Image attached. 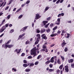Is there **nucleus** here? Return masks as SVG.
Masks as SVG:
<instances>
[{"label": "nucleus", "instance_id": "obj_41", "mask_svg": "<svg viewBox=\"0 0 74 74\" xmlns=\"http://www.w3.org/2000/svg\"><path fill=\"white\" fill-rule=\"evenodd\" d=\"M57 21L58 22L60 23V18H58L57 19Z\"/></svg>", "mask_w": 74, "mask_h": 74}, {"label": "nucleus", "instance_id": "obj_23", "mask_svg": "<svg viewBox=\"0 0 74 74\" xmlns=\"http://www.w3.org/2000/svg\"><path fill=\"white\" fill-rule=\"evenodd\" d=\"M21 51V49H18V51L16 52L17 54H18V53H19Z\"/></svg>", "mask_w": 74, "mask_h": 74}, {"label": "nucleus", "instance_id": "obj_17", "mask_svg": "<svg viewBox=\"0 0 74 74\" xmlns=\"http://www.w3.org/2000/svg\"><path fill=\"white\" fill-rule=\"evenodd\" d=\"M7 48H8V45H7V44L5 43V49H7Z\"/></svg>", "mask_w": 74, "mask_h": 74}, {"label": "nucleus", "instance_id": "obj_52", "mask_svg": "<svg viewBox=\"0 0 74 74\" xmlns=\"http://www.w3.org/2000/svg\"><path fill=\"white\" fill-rule=\"evenodd\" d=\"M6 3H7V2H4V4L3 5V6H2V7H4V6H5V5L6 4Z\"/></svg>", "mask_w": 74, "mask_h": 74}, {"label": "nucleus", "instance_id": "obj_42", "mask_svg": "<svg viewBox=\"0 0 74 74\" xmlns=\"http://www.w3.org/2000/svg\"><path fill=\"white\" fill-rule=\"evenodd\" d=\"M34 64L33 63H31L30 64V65H29V66H34Z\"/></svg>", "mask_w": 74, "mask_h": 74}, {"label": "nucleus", "instance_id": "obj_36", "mask_svg": "<svg viewBox=\"0 0 74 74\" xmlns=\"http://www.w3.org/2000/svg\"><path fill=\"white\" fill-rule=\"evenodd\" d=\"M42 48L43 49H46V48H47V46L45 45H43Z\"/></svg>", "mask_w": 74, "mask_h": 74}, {"label": "nucleus", "instance_id": "obj_22", "mask_svg": "<svg viewBox=\"0 0 74 74\" xmlns=\"http://www.w3.org/2000/svg\"><path fill=\"white\" fill-rule=\"evenodd\" d=\"M31 70L30 69H26L25 70L26 72H29Z\"/></svg>", "mask_w": 74, "mask_h": 74}, {"label": "nucleus", "instance_id": "obj_44", "mask_svg": "<svg viewBox=\"0 0 74 74\" xmlns=\"http://www.w3.org/2000/svg\"><path fill=\"white\" fill-rule=\"evenodd\" d=\"M22 16H23V15H21L19 16L18 18H19V19H21V18L22 17Z\"/></svg>", "mask_w": 74, "mask_h": 74}, {"label": "nucleus", "instance_id": "obj_61", "mask_svg": "<svg viewBox=\"0 0 74 74\" xmlns=\"http://www.w3.org/2000/svg\"><path fill=\"white\" fill-rule=\"evenodd\" d=\"M60 71L59 70H58L56 71L57 73H60Z\"/></svg>", "mask_w": 74, "mask_h": 74}, {"label": "nucleus", "instance_id": "obj_8", "mask_svg": "<svg viewBox=\"0 0 74 74\" xmlns=\"http://www.w3.org/2000/svg\"><path fill=\"white\" fill-rule=\"evenodd\" d=\"M8 45L9 48H12V47L14 46V45Z\"/></svg>", "mask_w": 74, "mask_h": 74}, {"label": "nucleus", "instance_id": "obj_18", "mask_svg": "<svg viewBox=\"0 0 74 74\" xmlns=\"http://www.w3.org/2000/svg\"><path fill=\"white\" fill-rule=\"evenodd\" d=\"M6 29V27H5V26H3L1 28V29L3 30L4 31Z\"/></svg>", "mask_w": 74, "mask_h": 74}, {"label": "nucleus", "instance_id": "obj_9", "mask_svg": "<svg viewBox=\"0 0 74 74\" xmlns=\"http://www.w3.org/2000/svg\"><path fill=\"white\" fill-rule=\"evenodd\" d=\"M48 22V21H43L42 22V23H43L44 25H46V23H47Z\"/></svg>", "mask_w": 74, "mask_h": 74}, {"label": "nucleus", "instance_id": "obj_2", "mask_svg": "<svg viewBox=\"0 0 74 74\" xmlns=\"http://www.w3.org/2000/svg\"><path fill=\"white\" fill-rule=\"evenodd\" d=\"M36 36L38 37L37 38V39L36 40L37 41H36L35 43V45H37V44L38 43V42H39L40 41V38L41 37L40 34H37L36 35Z\"/></svg>", "mask_w": 74, "mask_h": 74}, {"label": "nucleus", "instance_id": "obj_25", "mask_svg": "<svg viewBox=\"0 0 74 74\" xmlns=\"http://www.w3.org/2000/svg\"><path fill=\"white\" fill-rule=\"evenodd\" d=\"M54 71L55 70L54 69H50L49 70V72H52V71Z\"/></svg>", "mask_w": 74, "mask_h": 74}, {"label": "nucleus", "instance_id": "obj_31", "mask_svg": "<svg viewBox=\"0 0 74 74\" xmlns=\"http://www.w3.org/2000/svg\"><path fill=\"white\" fill-rule=\"evenodd\" d=\"M42 38L45 39V40H47V37L46 36H44L43 37H42Z\"/></svg>", "mask_w": 74, "mask_h": 74}, {"label": "nucleus", "instance_id": "obj_59", "mask_svg": "<svg viewBox=\"0 0 74 74\" xmlns=\"http://www.w3.org/2000/svg\"><path fill=\"white\" fill-rule=\"evenodd\" d=\"M3 4H4V2H3L1 4V5L0 6V7H2V6H3Z\"/></svg>", "mask_w": 74, "mask_h": 74}, {"label": "nucleus", "instance_id": "obj_38", "mask_svg": "<svg viewBox=\"0 0 74 74\" xmlns=\"http://www.w3.org/2000/svg\"><path fill=\"white\" fill-rule=\"evenodd\" d=\"M49 66L50 68H52V67H53V65H52V64H49Z\"/></svg>", "mask_w": 74, "mask_h": 74}, {"label": "nucleus", "instance_id": "obj_37", "mask_svg": "<svg viewBox=\"0 0 74 74\" xmlns=\"http://www.w3.org/2000/svg\"><path fill=\"white\" fill-rule=\"evenodd\" d=\"M51 30L49 29H48L46 30V32L47 33H49V32H50Z\"/></svg>", "mask_w": 74, "mask_h": 74}, {"label": "nucleus", "instance_id": "obj_13", "mask_svg": "<svg viewBox=\"0 0 74 74\" xmlns=\"http://www.w3.org/2000/svg\"><path fill=\"white\" fill-rule=\"evenodd\" d=\"M49 8L48 7H46L45 9V10L44 11V13H45V12H46V11H47V10H48L49 9Z\"/></svg>", "mask_w": 74, "mask_h": 74}, {"label": "nucleus", "instance_id": "obj_57", "mask_svg": "<svg viewBox=\"0 0 74 74\" xmlns=\"http://www.w3.org/2000/svg\"><path fill=\"white\" fill-rule=\"evenodd\" d=\"M8 8H9V6H7L6 8L5 9V10H7V9H8Z\"/></svg>", "mask_w": 74, "mask_h": 74}, {"label": "nucleus", "instance_id": "obj_1", "mask_svg": "<svg viewBox=\"0 0 74 74\" xmlns=\"http://www.w3.org/2000/svg\"><path fill=\"white\" fill-rule=\"evenodd\" d=\"M31 55H34L33 57H35V56H36L37 53H36V47H35L31 51Z\"/></svg>", "mask_w": 74, "mask_h": 74}, {"label": "nucleus", "instance_id": "obj_55", "mask_svg": "<svg viewBox=\"0 0 74 74\" xmlns=\"http://www.w3.org/2000/svg\"><path fill=\"white\" fill-rule=\"evenodd\" d=\"M66 33V32L64 31V30H62V33Z\"/></svg>", "mask_w": 74, "mask_h": 74}, {"label": "nucleus", "instance_id": "obj_20", "mask_svg": "<svg viewBox=\"0 0 74 74\" xmlns=\"http://www.w3.org/2000/svg\"><path fill=\"white\" fill-rule=\"evenodd\" d=\"M23 66L24 67H27V65L26 64H24L23 65Z\"/></svg>", "mask_w": 74, "mask_h": 74}, {"label": "nucleus", "instance_id": "obj_24", "mask_svg": "<svg viewBox=\"0 0 74 74\" xmlns=\"http://www.w3.org/2000/svg\"><path fill=\"white\" fill-rule=\"evenodd\" d=\"M63 65H61L60 66L59 68L60 69L62 70V69H63Z\"/></svg>", "mask_w": 74, "mask_h": 74}, {"label": "nucleus", "instance_id": "obj_14", "mask_svg": "<svg viewBox=\"0 0 74 74\" xmlns=\"http://www.w3.org/2000/svg\"><path fill=\"white\" fill-rule=\"evenodd\" d=\"M60 60V59H58L57 60V62L58 63V64H60L61 63Z\"/></svg>", "mask_w": 74, "mask_h": 74}, {"label": "nucleus", "instance_id": "obj_48", "mask_svg": "<svg viewBox=\"0 0 74 74\" xmlns=\"http://www.w3.org/2000/svg\"><path fill=\"white\" fill-rule=\"evenodd\" d=\"M38 63H39V62H36L35 63V65H37L38 64Z\"/></svg>", "mask_w": 74, "mask_h": 74}, {"label": "nucleus", "instance_id": "obj_30", "mask_svg": "<svg viewBox=\"0 0 74 74\" xmlns=\"http://www.w3.org/2000/svg\"><path fill=\"white\" fill-rule=\"evenodd\" d=\"M51 19V17H48L47 18V21H49Z\"/></svg>", "mask_w": 74, "mask_h": 74}, {"label": "nucleus", "instance_id": "obj_46", "mask_svg": "<svg viewBox=\"0 0 74 74\" xmlns=\"http://www.w3.org/2000/svg\"><path fill=\"white\" fill-rule=\"evenodd\" d=\"M25 56V53H23L21 55V56Z\"/></svg>", "mask_w": 74, "mask_h": 74}, {"label": "nucleus", "instance_id": "obj_47", "mask_svg": "<svg viewBox=\"0 0 74 74\" xmlns=\"http://www.w3.org/2000/svg\"><path fill=\"white\" fill-rule=\"evenodd\" d=\"M12 70H13L14 71H16V69L14 68H13L12 69Z\"/></svg>", "mask_w": 74, "mask_h": 74}, {"label": "nucleus", "instance_id": "obj_43", "mask_svg": "<svg viewBox=\"0 0 74 74\" xmlns=\"http://www.w3.org/2000/svg\"><path fill=\"white\" fill-rule=\"evenodd\" d=\"M67 36L66 38H69V37H70V34L68 33L67 34Z\"/></svg>", "mask_w": 74, "mask_h": 74}, {"label": "nucleus", "instance_id": "obj_45", "mask_svg": "<svg viewBox=\"0 0 74 74\" xmlns=\"http://www.w3.org/2000/svg\"><path fill=\"white\" fill-rule=\"evenodd\" d=\"M60 1V0H58L56 2V4H58Z\"/></svg>", "mask_w": 74, "mask_h": 74}, {"label": "nucleus", "instance_id": "obj_21", "mask_svg": "<svg viewBox=\"0 0 74 74\" xmlns=\"http://www.w3.org/2000/svg\"><path fill=\"white\" fill-rule=\"evenodd\" d=\"M50 24V23H48L45 26V27L46 28H47L48 26H49V25Z\"/></svg>", "mask_w": 74, "mask_h": 74}, {"label": "nucleus", "instance_id": "obj_28", "mask_svg": "<svg viewBox=\"0 0 74 74\" xmlns=\"http://www.w3.org/2000/svg\"><path fill=\"white\" fill-rule=\"evenodd\" d=\"M41 57H42L41 55H40L38 56V57L37 58V59H40V58H41Z\"/></svg>", "mask_w": 74, "mask_h": 74}, {"label": "nucleus", "instance_id": "obj_51", "mask_svg": "<svg viewBox=\"0 0 74 74\" xmlns=\"http://www.w3.org/2000/svg\"><path fill=\"white\" fill-rule=\"evenodd\" d=\"M58 18H59V17H61V14H59L58 15Z\"/></svg>", "mask_w": 74, "mask_h": 74}, {"label": "nucleus", "instance_id": "obj_26", "mask_svg": "<svg viewBox=\"0 0 74 74\" xmlns=\"http://www.w3.org/2000/svg\"><path fill=\"white\" fill-rule=\"evenodd\" d=\"M14 32V30L13 29H12L10 31V33H13Z\"/></svg>", "mask_w": 74, "mask_h": 74}, {"label": "nucleus", "instance_id": "obj_3", "mask_svg": "<svg viewBox=\"0 0 74 74\" xmlns=\"http://www.w3.org/2000/svg\"><path fill=\"white\" fill-rule=\"evenodd\" d=\"M41 18V16H40V14H36V16H35V19H38L39 18Z\"/></svg>", "mask_w": 74, "mask_h": 74}, {"label": "nucleus", "instance_id": "obj_62", "mask_svg": "<svg viewBox=\"0 0 74 74\" xmlns=\"http://www.w3.org/2000/svg\"><path fill=\"white\" fill-rule=\"evenodd\" d=\"M65 70L66 71L67 73H68V72H69V69H65Z\"/></svg>", "mask_w": 74, "mask_h": 74}, {"label": "nucleus", "instance_id": "obj_7", "mask_svg": "<svg viewBox=\"0 0 74 74\" xmlns=\"http://www.w3.org/2000/svg\"><path fill=\"white\" fill-rule=\"evenodd\" d=\"M5 19H4L2 21L1 23L0 24V26H2V25H3V24H4V23L5 22Z\"/></svg>", "mask_w": 74, "mask_h": 74}, {"label": "nucleus", "instance_id": "obj_40", "mask_svg": "<svg viewBox=\"0 0 74 74\" xmlns=\"http://www.w3.org/2000/svg\"><path fill=\"white\" fill-rule=\"evenodd\" d=\"M53 24L52 23V24H51L50 25V27H53Z\"/></svg>", "mask_w": 74, "mask_h": 74}, {"label": "nucleus", "instance_id": "obj_49", "mask_svg": "<svg viewBox=\"0 0 74 74\" xmlns=\"http://www.w3.org/2000/svg\"><path fill=\"white\" fill-rule=\"evenodd\" d=\"M3 32H4V30L1 28L0 29V33H2Z\"/></svg>", "mask_w": 74, "mask_h": 74}, {"label": "nucleus", "instance_id": "obj_58", "mask_svg": "<svg viewBox=\"0 0 74 74\" xmlns=\"http://www.w3.org/2000/svg\"><path fill=\"white\" fill-rule=\"evenodd\" d=\"M64 13H62L61 14V15L62 16H64Z\"/></svg>", "mask_w": 74, "mask_h": 74}, {"label": "nucleus", "instance_id": "obj_19", "mask_svg": "<svg viewBox=\"0 0 74 74\" xmlns=\"http://www.w3.org/2000/svg\"><path fill=\"white\" fill-rule=\"evenodd\" d=\"M51 62V61H49V60H48L45 63V64L47 65V64H49V63H50Z\"/></svg>", "mask_w": 74, "mask_h": 74}, {"label": "nucleus", "instance_id": "obj_63", "mask_svg": "<svg viewBox=\"0 0 74 74\" xmlns=\"http://www.w3.org/2000/svg\"><path fill=\"white\" fill-rule=\"evenodd\" d=\"M60 22L56 23V25H60Z\"/></svg>", "mask_w": 74, "mask_h": 74}, {"label": "nucleus", "instance_id": "obj_54", "mask_svg": "<svg viewBox=\"0 0 74 74\" xmlns=\"http://www.w3.org/2000/svg\"><path fill=\"white\" fill-rule=\"evenodd\" d=\"M8 25H9V24H8V23L6 24L5 25V27H7L8 26Z\"/></svg>", "mask_w": 74, "mask_h": 74}, {"label": "nucleus", "instance_id": "obj_35", "mask_svg": "<svg viewBox=\"0 0 74 74\" xmlns=\"http://www.w3.org/2000/svg\"><path fill=\"white\" fill-rule=\"evenodd\" d=\"M32 57L31 56H29L27 57V59H32Z\"/></svg>", "mask_w": 74, "mask_h": 74}, {"label": "nucleus", "instance_id": "obj_64", "mask_svg": "<svg viewBox=\"0 0 74 74\" xmlns=\"http://www.w3.org/2000/svg\"><path fill=\"white\" fill-rule=\"evenodd\" d=\"M50 62H51V63H53V62H54V60H51Z\"/></svg>", "mask_w": 74, "mask_h": 74}, {"label": "nucleus", "instance_id": "obj_4", "mask_svg": "<svg viewBox=\"0 0 74 74\" xmlns=\"http://www.w3.org/2000/svg\"><path fill=\"white\" fill-rule=\"evenodd\" d=\"M25 35V33L23 34L22 35H20L18 37V40H19L20 38H22V37H23Z\"/></svg>", "mask_w": 74, "mask_h": 74}, {"label": "nucleus", "instance_id": "obj_6", "mask_svg": "<svg viewBox=\"0 0 74 74\" xmlns=\"http://www.w3.org/2000/svg\"><path fill=\"white\" fill-rule=\"evenodd\" d=\"M69 63H73L74 62V60L73 59H71L68 60Z\"/></svg>", "mask_w": 74, "mask_h": 74}, {"label": "nucleus", "instance_id": "obj_5", "mask_svg": "<svg viewBox=\"0 0 74 74\" xmlns=\"http://www.w3.org/2000/svg\"><path fill=\"white\" fill-rule=\"evenodd\" d=\"M28 27V26H26L22 28L20 31V32H22V31H25L26 29H27Z\"/></svg>", "mask_w": 74, "mask_h": 74}, {"label": "nucleus", "instance_id": "obj_12", "mask_svg": "<svg viewBox=\"0 0 74 74\" xmlns=\"http://www.w3.org/2000/svg\"><path fill=\"white\" fill-rule=\"evenodd\" d=\"M36 32L37 33H39L40 32V29H37L36 30Z\"/></svg>", "mask_w": 74, "mask_h": 74}, {"label": "nucleus", "instance_id": "obj_11", "mask_svg": "<svg viewBox=\"0 0 74 74\" xmlns=\"http://www.w3.org/2000/svg\"><path fill=\"white\" fill-rule=\"evenodd\" d=\"M67 44V43H62L61 44V46L63 48V47H64V45H66V44Z\"/></svg>", "mask_w": 74, "mask_h": 74}, {"label": "nucleus", "instance_id": "obj_27", "mask_svg": "<svg viewBox=\"0 0 74 74\" xmlns=\"http://www.w3.org/2000/svg\"><path fill=\"white\" fill-rule=\"evenodd\" d=\"M30 42V41L28 40H27L25 42V44L26 45H27V44H29Z\"/></svg>", "mask_w": 74, "mask_h": 74}, {"label": "nucleus", "instance_id": "obj_15", "mask_svg": "<svg viewBox=\"0 0 74 74\" xmlns=\"http://www.w3.org/2000/svg\"><path fill=\"white\" fill-rule=\"evenodd\" d=\"M58 35L57 34H52L51 35V37H54V36H56Z\"/></svg>", "mask_w": 74, "mask_h": 74}, {"label": "nucleus", "instance_id": "obj_39", "mask_svg": "<svg viewBox=\"0 0 74 74\" xmlns=\"http://www.w3.org/2000/svg\"><path fill=\"white\" fill-rule=\"evenodd\" d=\"M65 70L66 69H69V68L68 67V66L67 65H66L65 66Z\"/></svg>", "mask_w": 74, "mask_h": 74}, {"label": "nucleus", "instance_id": "obj_34", "mask_svg": "<svg viewBox=\"0 0 74 74\" xmlns=\"http://www.w3.org/2000/svg\"><path fill=\"white\" fill-rule=\"evenodd\" d=\"M13 0H10L9 1V2L8 3V5H10V4H11Z\"/></svg>", "mask_w": 74, "mask_h": 74}, {"label": "nucleus", "instance_id": "obj_33", "mask_svg": "<svg viewBox=\"0 0 74 74\" xmlns=\"http://www.w3.org/2000/svg\"><path fill=\"white\" fill-rule=\"evenodd\" d=\"M58 28V27L57 26H56L53 29V30H56L57 29V28Z\"/></svg>", "mask_w": 74, "mask_h": 74}, {"label": "nucleus", "instance_id": "obj_29", "mask_svg": "<svg viewBox=\"0 0 74 74\" xmlns=\"http://www.w3.org/2000/svg\"><path fill=\"white\" fill-rule=\"evenodd\" d=\"M64 51L65 52H67V51H68V48H67L66 47L64 49Z\"/></svg>", "mask_w": 74, "mask_h": 74}, {"label": "nucleus", "instance_id": "obj_56", "mask_svg": "<svg viewBox=\"0 0 74 74\" xmlns=\"http://www.w3.org/2000/svg\"><path fill=\"white\" fill-rule=\"evenodd\" d=\"M30 1L29 0V1H27V2L26 3V4H29V3H30Z\"/></svg>", "mask_w": 74, "mask_h": 74}, {"label": "nucleus", "instance_id": "obj_16", "mask_svg": "<svg viewBox=\"0 0 74 74\" xmlns=\"http://www.w3.org/2000/svg\"><path fill=\"white\" fill-rule=\"evenodd\" d=\"M61 58L62 59L63 62H64V61L65 58L64 57L61 56Z\"/></svg>", "mask_w": 74, "mask_h": 74}, {"label": "nucleus", "instance_id": "obj_10", "mask_svg": "<svg viewBox=\"0 0 74 74\" xmlns=\"http://www.w3.org/2000/svg\"><path fill=\"white\" fill-rule=\"evenodd\" d=\"M45 31H46L45 29H42L40 30V33H44V32H45Z\"/></svg>", "mask_w": 74, "mask_h": 74}, {"label": "nucleus", "instance_id": "obj_60", "mask_svg": "<svg viewBox=\"0 0 74 74\" xmlns=\"http://www.w3.org/2000/svg\"><path fill=\"white\" fill-rule=\"evenodd\" d=\"M45 34H43L41 36V37L42 38V37H44V36H45Z\"/></svg>", "mask_w": 74, "mask_h": 74}, {"label": "nucleus", "instance_id": "obj_53", "mask_svg": "<svg viewBox=\"0 0 74 74\" xmlns=\"http://www.w3.org/2000/svg\"><path fill=\"white\" fill-rule=\"evenodd\" d=\"M23 62L24 63H27V61H26V60H24L23 61Z\"/></svg>", "mask_w": 74, "mask_h": 74}, {"label": "nucleus", "instance_id": "obj_50", "mask_svg": "<svg viewBox=\"0 0 74 74\" xmlns=\"http://www.w3.org/2000/svg\"><path fill=\"white\" fill-rule=\"evenodd\" d=\"M10 17H11V16L10 15H9L7 16L8 19H10Z\"/></svg>", "mask_w": 74, "mask_h": 74}, {"label": "nucleus", "instance_id": "obj_32", "mask_svg": "<svg viewBox=\"0 0 74 74\" xmlns=\"http://www.w3.org/2000/svg\"><path fill=\"white\" fill-rule=\"evenodd\" d=\"M11 40H9L7 43H6V44H9V43H10V42H11Z\"/></svg>", "mask_w": 74, "mask_h": 74}]
</instances>
